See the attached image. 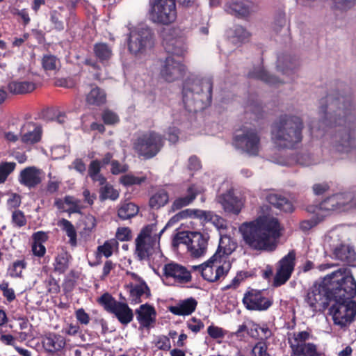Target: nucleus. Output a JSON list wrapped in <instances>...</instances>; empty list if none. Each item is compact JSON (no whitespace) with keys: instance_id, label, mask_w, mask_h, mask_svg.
Listing matches in <instances>:
<instances>
[{"instance_id":"79ce46f5","label":"nucleus","mask_w":356,"mask_h":356,"mask_svg":"<svg viewBox=\"0 0 356 356\" xmlns=\"http://www.w3.org/2000/svg\"><path fill=\"white\" fill-rule=\"evenodd\" d=\"M71 255L67 252L59 253L55 258L54 270L59 274L64 273L69 268Z\"/></svg>"},{"instance_id":"20e7f679","label":"nucleus","mask_w":356,"mask_h":356,"mask_svg":"<svg viewBox=\"0 0 356 356\" xmlns=\"http://www.w3.org/2000/svg\"><path fill=\"white\" fill-rule=\"evenodd\" d=\"M191 209L181 210L174 215L159 233L156 223L147 225L142 228L136 238V254L140 261L148 260L159 245L160 238L168 226H172L183 219L189 218Z\"/></svg>"},{"instance_id":"338daca9","label":"nucleus","mask_w":356,"mask_h":356,"mask_svg":"<svg viewBox=\"0 0 356 356\" xmlns=\"http://www.w3.org/2000/svg\"><path fill=\"white\" fill-rule=\"evenodd\" d=\"M250 37L249 32L242 26L236 25L234 29V38L238 42H244Z\"/></svg>"},{"instance_id":"c03bdc74","label":"nucleus","mask_w":356,"mask_h":356,"mask_svg":"<svg viewBox=\"0 0 356 356\" xmlns=\"http://www.w3.org/2000/svg\"><path fill=\"white\" fill-rule=\"evenodd\" d=\"M146 180L147 177L145 175L137 177L132 173H127L120 177L119 183L123 186L129 188L134 185L140 186L142 184L145 182Z\"/></svg>"},{"instance_id":"f3484780","label":"nucleus","mask_w":356,"mask_h":356,"mask_svg":"<svg viewBox=\"0 0 356 356\" xmlns=\"http://www.w3.org/2000/svg\"><path fill=\"white\" fill-rule=\"evenodd\" d=\"M163 271L166 278H172L179 284H186L191 280V272L185 266L174 261L165 264Z\"/></svg>"},{"instance_id":"4be33fe9","label":"nucleus","mask_w":356,"mask_h":356,"mask_svg":"<svg viewBox=\"0 0 356 356\" xmlns=\"http://www.w3.org/2000/svg\"><path fill=\"white\" fill-rule=\"evenodd\" d=\"M336 194L325 199L318 204H309L306 207L305 210L307 213L318 212L325 218L329 212L334 210H339Z\"/></svg>"},{"instance_id":"680f3d73","label":"nucleus","mask_w":356,"mask_h":356,"mask_svg":"<svg viewBox=\"0 0 356 356\" xmlns=\"http://www.w3.org/2000/svg\"><path fill=\"white\" fill-rule=\"evenodd\" d=\"M132 238V232L128 227H118L115 232V238L120 241H129Z\"/></svg>"},{"instance_id":"5701e85b","label":"nucleus","mask_w":356,"mask_h":356,"mask_svg":"<svg viewBox=\"0 0 356 356\" xmlns=\"http://www.w3.org/2000/svg\"><path fill=\"white\" fill-rule=\"evenodd\" d=\"M236 248V243L232 240L230 237H221L219 241L218 249L215 254L212 256L213 260H215V258H216L222 263L230 262L229 260V257L235 250Z\"/></svg>"},{"instance_id":"bb28decb","label":"nucleus","mask_w":356,"mask_h":356,"mask_svg":"<svg viewBox=\"0 0 356 356\" xmlns=\"http://www.w3.org/2000/svg\"><path fill=\"white\" fill-rule=\"evenodd\" d=\"M187 195L177 197L172 203L170 212H175L191 204L197 197L198 191L195 185H191L187 188Z\"/></svg>"},{"instance_id":"a18cd8bd","label":"nucleus","mask_w":356,"mask_h":356,"mask_svg":"<svg viewBox=\"0 0 356 356\" xmlns=\"http://www.w3.org/2000/svg\"><path fill=\"white\" fill-rule=\"evenodd\" d=\"M58 226L65 232L67 236L70 238V243L71 245L74 246L76 245V231L73 224L67 219L63 218L59 220Z\"/></svg>"},{"instance_id":"a211bd4d","label":"nucleus","mask_w":356,"mask_h":356,"mask_svg":"<svg viewBox=\"0 0 356 356\" xmlns=\"http://www.w3.org/2000/svg\"><path fill=\"white\" fill-rule=\"evenodd\" d=\"M42 170L35 166L26 167L20 172L18 180L24 186L35 188L42 182Z\"/></svg>"},{"instance_id":"473e14b6","label":"nucleus","mask_w":356,"mask_h":356,"mask_svg":"<svg viewBox=\"0 0 356 356\" xmlns=\"http://www.w3.org/2000/svg\"><path fill=\"white\" fill-rule=\"evenodd\" d=\"M292 353L295 356H321V353L314 343H306L302 344H290Z\"/></svg>"},{"instance_id":"ea45409f","label":"nucleus","mask_w":356,"mask_h":356,"mask_svg":"<svg viewBox=\"0 0 356 356\" xmlns=\"http://www.w3.org/2000/svg\"><path fill=\"white\" fill-rule=\"evenodd\" d=\"M106 93L99 87L92 88L86 96V102L90 105L100 106L105 104Z\"/></svg>"},{"instance_id":"c9c22d12","label":"nucleus","mask_w":356,"mask_h":356,"mask_svg":"<svg viewBox=\"0 0 356 356\" xmlns=\"http://www.w3.org/2000/svg\"><path fill=\"white\" fill-rule=\"evenodd\" d=\"M113 314L115 315V316L122 325H124L130 323L134 318L133 310L127 303L122 302L119 303V305Z\"/></svg>"},{"instance_id":"774afa93","label":"nucleus","mask_w":356,"mask_h":356,"mask_svg":"<svg viewBox=\"0 0 356 356\" xmlns=\"http://www.w3.org/2000/svg\"><path fill=\"white\" fill-rule=\"evenodd\" d=\"M334 8L337 10H346L352 8L356 3V0H332Z\"/></svg>"},{"instance_id":"9b49d317","label":"nucleus","mask_w":356,"mask_h":356,"mask_svg":"<svg viewBox=\"0 0 356 356\" xmlns=\"http://www.w3.org/2000/svg\"><path fill=\"white\" fill-rule=\"evenodd\" d=\"M231 266V262H223L222 264L216 258L213 260L211 257L201 265L193 266L192 268L199 271L204 280L209 282H214L220 278H224L229 271Z\"/></svg>"},{"instance_id":"2eb2a0df","label":"nucleus","mask_w":356,"mask_h":356,"mask_svg":"<svg viewBox=\"0 0 356 356\" xmlns=\"http://www.w3.org/2000/svg\"><path fill=\"white\" fill-rule=\"evenodd\" d=\"M43 134L42 127L38 122L28 121L24 122L19 131V138L25 145H33L40 143Z\"/></svg>"},{"instance_id":"13d9d810","label":"nucleus","mask_w":356,"mask_h":356,"mask_svg":"<svg viewBox=\"0 0 356 356\" xmlns=\"http://www.w3.org/2000/svg\"><path fill=\"white\" fill-rule=\"evenodd\" d=\"M65 204L70 206L69 209L66 210V212L69 213H79L81 212V207L79 204L81 201L78 199L74 198L71 195L65 196Z\"/></svg>"},{"instance_id":"0e129e2a","label":"nucleus","mask_w":356,"mask_h":356,"mask_svg":"<svg viewBox=\"0 0 356 356\" xmlns=\"http://www.w3.org/2000/svg\"><path fill=\"white\" fill-rule=\"evenodd\" d=\"M193 232H180L177 233L174 238V243L177 244H185L187 247H189L191 242V234Z\"/></svg>"},{"instance_id":"603ef678","label":"nucleus","mask_w":356,"mask_h":356,"mask_svg":"<svg viewBox=\"0 0 356 356\" xmlns=\"http://www.w3.org/2000/svg\"><path fill=\"white\" fill-rule=\"evenodd\" d=\"M104 186L99 189V197L102 200L110 199L111 200H115L119 197V193L115 190L113 186L105 184Z\"/></svg>"},{"instance_id":"8fccbe9b","label":"nucleus","mask_w":356,"mask_h":356,"mask_svg":"<svg viewBox=\"0 0 356 356\" xmlns=\"http://www.w3.org/2000/svg\"><path fill=\"white\" fill-rule=\"evenodd\" d=\"M309 213L313 215L312 218L309 220H302L300 223V228L304 232L311 229L324 219L323 216L318 212Z\"/></svg>"},{"instance_id":"de8ad7c7","label":"nucleus","mask_w":356,"mask_h":356,"mask_svg":"<svg viewBox=\"0 0 356 356\" xmlns=\"http://www.w3.org/2000/svg\"><path fill=\"white\" fill-rule=\"evenodd\" d=\"M229 13L238 17H246L249 15L250 8L243 2H232L229 6Z\"/></svg>"},{"instance_id":"4c0bfd02","label":"nucleus","mask_w":356,"mask_h":356,"mask_svg":"<svg viewBox=\"0 0 356 356\" xmlns=\"http://www.w3.org/2000/svg\"><path fill=\"white\" fill-rule=\"evenodd\" d=\"M101 171V162L96 159L92 160L88 166V176L94 182H99V185L102 186L106 183V177L100 173Z\"/></svg>"},{"instance_id":"e433bc0d","label":"nucleus","mask_w":356,"mask_h":356,"mask_svg":"<svg viewBox=\"0 0 356 356\" xmlns=\"http://www.w3.org/2000/svg\"><path fill=\"white\" fill-rule=\"evenodd\" d=\"M339 210L356 208V195L352 192L336 194Z\"/></svg>"},{"instance_id":"ddd939ff","label":"nucleus","mask_w":356,"mask_h":356,"mask_svg":"<svg viewBox=\"0 0 356 356\" xmlns=\"http://www.w3.org/2000/svg\"><path fill=\"white\" fill-rule=\"evenodd\" d=\"M245 308L250 311H266L270 308L273 300L264 296V290L248 288L243 298Z\"/></svg>"},{"instance_id":"9d476101","label":"nucleus","mask_w":356,"mask_h":356,"mask_svg":"<svg viewBox=\"0 0 356 356\" xmlns=\"http://www.w3.org/2000/svg\"><path fill=\"white\" fill-rule=\"evenodd\" d=\"M233 146L250 156L259 155L261 147V138L254 129H245L241 133L236 134L233 137Z\"/></svg>"},{"instance_id":"72a5a7b5","label":"nucleus","mask_w":356,"mask_h":356,"mask_svg":"<svg viewBox=\"0 0 356 356\" xmlns=\"http://www.w3.org/2000/svg\"><path fill=\"white\" fill-rule=\"evenodd\" d=\"M139 210V207L135 203L124 201L121 202L118 207V217L121 220H129L136 216Z\"/></svg>"},{"instance_id":"7ed1b4c3","label":"nucleus","mask_w":356,"mask_h":356,"mask_svg":"<svg viewBox=\"0 0 356 356\" xmlns=\"http://www.w3.org/2000/svg\"><path fill=\"white\" fill-rule=\"evenodd\" d=\"M281 230L279 220L269 215L259 216L253 220L243 222L239 227L245 243L257 251L275 250Z\"/></svg>"},{"instance_id":"c85d7f7f","label":"nucleus","mask_w":356,"mask_h":356,"mask_svg":"<svg viewBox=\"0 0 356 356\" xmlns=\"http://www.w3.org/2000/svg\"><path fill=\"white\" fill-rule=\"evenodd\" d=\"M197 301L191 297L180 301L179 304L169 307V311L177 316H188L196 309Z\"/></svg>"},{"instance_id":"f03ea898","label":"nucleus","mask_w":356,"mask_h":356,"mask_svg":"<svg viewBox=\"0 0 356 356\" xmlns=\"http://www.w3.org/2000/svg\"><path fill=\"white\" fill-rule=\"evenodd\" d=\"M319 113L322 115L321 123L325 127H341L339 131L340 140L337 149L348 152L352 148L353 138L350 134L354 117L351 115V96L328 95L321 99Z\"/></svg>"},{"instance_id":"3c124183","label":"nucleus","mask_w":356,"mask_h":356,"mask_svg":"<svg viewBox=\"0 0 356 356\" xmlns=\"http://www.w3.org/2000/svg\"><path fill=\"white\" fill-rule=\"evenodd\" d=\"M59 63L60 61L58 58L51 54H45L42 58V66L46 72L58 70Z\"/></svg>"},{"instance_id":"f8f14e48","label":"nucleus","mask_w":356,"mask_h":356,"mask_svg":"<svg viewBox=\"0 0 356 356\" xmlns=\"http://www.w3.org/2000/svg\"><path fill=\"white\" fill-rule=\"evenodd\" d=\"M153 45L154 34L149 27H138L131 31L128 42V49L131 53H142Z\"/></svg>"},{"instance_id":"7c9ffc66","label":"nucleus","mask_w":356,"mask_h":356,"mask_svg":"<svg viewBox=\"0 0 356 356\" xmlns=\"http://www.w3.org/2000/svg\"><path fill=\"white\" fill-rule=\"evenodd\" d=\"M336 259L341 261L344 265L351 266L356 260V253L349 245H340L334 251Z\"/></svg>"},{"instance_id":"69168bd1","label":"nucleus","mask_w":356,"mask_h":356,"mask_svg":"<svg viewBox=\"0 0 356 356\" xmlns=\"http://www.w3.org/2000/svg\"><path fill=\"white\" fill-rule=\"evenodd\" d=\"M204 327V323L195 317H192L187 322V327L193 332L197 334Z\"/></svg>"},{"instance_id":"c756f323","label":"nucleus","mask_w":356,"mask_h":356,"mask_svg":"<svg viewBox=\"0 0 356 356\" xmlns=\"http://www.w3.org/2000/svg\"><path fill=\"white\" fill-rule=\"evenodd\" d=\"M259 328L260 325L253 321H250L247 323H243L238 325L237 330L233 332V335L242 339L245 337V332H246L250 337L259 340L260 337Z\"/></svg>"},{"instance_id":"412c9836","label":"nucleus","mask_w":356,"mask_h":356,"mask_svg":"<svg viewBox=\"0 0 356 356\" xmlns=\"http://www.w3.org/2000/svg\"><path fill=\"white\" fill-rule=\"evenodd\" d=\"M135 314L140 327L149 328L156 322V309L149 304L141 305L135 310Z\"/></svg>"},{"instance_id":"dca6fc26","label":"nucleus","mask_w":356,"mask_h":356,"mask_svg":"<svg viewBox=\"0 0 356 356\" xmlns=\"http://www.w3.org/2000/svg\"><path fill=\"white\" fill-rule=\"evenodd\" d=\"M185 66L172 56H168L161 69V76L168 82H173L184 76Z\"/></svg>"},{"instance_id":"0eeeda50","label":"nucleus","mask_w":356,"mask_h":356,"mask_svg":"<svg viewBox=\"0 0 356 356\" xmlns=\"http://www.w3.org/2000/svg\"><path fill=\"white\" fill-rule=\"evenodd\" d=\"M166 138L155 130H148L138 135L132 148L139 158L149 160L156 156L165 144Z\"/></svg>"},{"instance_id":"f704fd0d","label":"nucleus","mask_w":356,"mask_h":356,"mask_svg":"<svg viewBox=\"0 0 356 356\" xmlns=\"http://www.w3.org/2000/svg\"><path fill=\"white\" fill-rule=\"evenodd\" d=\"M248 76L250 78L261 80L270 86H277L280 83H284L285 81H281L277 77L270 74L263 67L254 69L249 72Z\"/></svg>"},{"instance_id":"5fc2aeb1","label":"nucleus","mask_w":356,"mask_h":356,"mask_svg":"<svg viewBox=\"0 0 356 356\" xmlns=\"http://www.w3.org/2000/svg\"><path fill=\"white\" fill-rule=\"evenodd\" d=\"M189 218L200 219L202 223L211 222L213 218V212L201 209H191L189 212Z\"/></svg>"},{"instance_id":"052dcab7","label":"nucleus","mask_w":356,"mask_h":356,"mask_svg":"<svg viewBox=\"0 0 356 356\" xmlns=\"http://www.w3.org/2000/svg\"><path fill=\"white\" fill-rule=\"evenodd\" d=\"M102 119L106 125H113L120 121L118 115L109 109H106L102 112Z\"/></svg>"},{"instance_id":"2f4dec72","label":"nucleus","mask_w":356,"mask_h":356,"mask_svg":"<svg viewBox=\"0 0 356 356\" xmlns=\"http://www.w3.org/2000/svg\"><path fill=\"white\" fill-rule=\"evenodd\" d=\"M9 92L13 95H25L35 89V84L27 81H11L7 85Z\"/></svg>"},{"instance_id":"6e6d98bb","label":"nucleus","mask_w":356,"mask_h":356,"mask_svg":"<svg viewBox=\"0 0 356 356\" xmlns=\"http://www.w3.org/2000/svg\"><path fill=\"white\" fill-rule=\"evenodd\" d=\"M49 20L56 30L60 31L64 29L63 17L59 11L56 10L50 11Z\"/></svg>"},{"instance_id":"6e6552de","label":"nucleus","mask_w":356,"mask_h":356,"mask_svg":"<svg viewBox=\"0 0 356 356\" xmlns=\"http://www.w3.org/2000/svg\"><path fill=\"white\" fill-rule=\"evenodd\" d=\"M327 280L325 277L321 282H315L307 291L305 302L314 311H324L333 301Z\"/></svg>"},{"instance_id":"423d86ee","label":"nucleus","mask_w":356,"mask_h":356,"mask_svg":"<svg viewBox=\"0 0 356 356\" xmlns=\"http://www.w3.org/2000/svg\"><path fill=\"white\" fill-rule=\"evenodd\" d=\"M303 127V122L300 118L282 115L272 125V140L280 148L293 149L302 140Z\"/></svg>"},{"instance_id":"393cba45","label":"nucleus","mask_w":356,"mask_h":356,"mask_svg":"<svg viewBox=\"0 0 356 356\" xmlns=\"http://www.w3.org/2000/svg\"><path fill=\"white\" fill-rule=\"evenodd\" d=\"M266 200L280 211L291 213L295 210L293 202L282 195L268 193L266 196Z\"/></svg>"},{"instance_id":"b1692460","label":"nucleus","mask_w":356,"mask_h":356,"mask_svg":"<svg viewBox=\"0 0 356 356\" xmlns=\"http://www.w3.org/2000/svg\"><path fill=\"white\" fill-rule=\"evenodd\" d=\"M128 287H129V299L132 305L140 303L143 296L145 298L151 296L150 289L143 280L138 284H131Z\"/></svg>"},{"instance_id":"49530a36","label":"nucleus","mask_w":356,"mask_h":356,"mask_svg":"<svg viewBox=\"0 0 356 356\" xmlns=\"http://www.w3.org/2000/svg\"><path fill=\"white\" fill-rule=\"evenodd\" d=\"M118 241L115 238L106 241L103 245H99L97 249L98 255H103L106 258L112 256L114 249H118Z\"/></svg>"},{"instance_id":"37998d69","label":"nucleus","mask_w":356,"mask_h":356,"mask_svg":"<svg viewBox=\"0 0 356 356\" xmlns=\"http://www.w3.org/2000/svg\"><path fill=\"white\" fill-rule=\"evenodd\" d=\"M26 266L27 262L24 259L16 260L9 265L7 273L12 278H22L23 270H24Z\"/></svg>"},{"instance_id":"39448f33","label":"nucleus","mask_w":356,"mask_h":356,"mask_svg":"<svg viewBox=\"0 0 356 356\" xmlns=\"http://www.w3.org/2000/svg\"><path fill=\"white\" fill-rule=\"evenodd\" d=\"M213 81L211 79H186L183 83L182 99L185 108L197 113L209 106L212 101Z\"/></svg>"},{"instance_id":"4468645a","label":"nucleus","mask_w":356,"mask_h":356,"mask_svg":"<svg viewBox=\"0 0 356 356\" xmlns=\"http://www.w3.org/2000/svg\"><path fill=\"white\" fill-rule=\"evenodd\" d=\"M296 256L295 250H292L279 261L273 283L275 287L284 284L290 279L296 265Z\"/></svg>"},{"instance_id":"a19ab883","label":"nucleus","mask_w":356,"mask_h":356,"mask_svg":"<svg viewBox=\"0 0 356 356\" xmlns=\"http://www.w3.org/2000/svg\"><path fill=\"white\" fill-rule=\"evenodd\" d=\"M97 302L104 307L105 311L113 314L121 302L116 300L111 294L106 292L97 299Z\"/></svg>"},{"instance_id":"6ab92c4d","label":"nucleus","mask_w":356,"mask_h":356,"mask_svg":"<svg viewBox=\"0 0 356 356\" xmlns=\"http://www.w3.org/2000/svg\"><path fill=\"white\" fill-rule=\"evenodd\" d=\"M41 343L45 352L51 355L61 351L66 344L65 337L54 332L42 336Z\"/></svg>"},{"instance_id":"e2e57ef3","label":"nucleus","mask_w":356,"mask_h":356,"mask_svg":"<svg viewBox=\"0 0 356 356\" xmlns=\"http://www.w3.org/2000/svg\"><path fill=\"white\" fill-rule=\"evenodd\" d=\"M0 290L2 291L3 296L8 302H12L15 299L14 289L9 288V283L8 282L3 281L0 284Z\"/></svg>"},{"instance_id":"aec40b11","label":"nucleus","mask_w":356,"mask_h":356,"mask_svg":"<svg viewBox=\"0 0 356 356\" xmlns=\"http://www.w3.org/2000/svg\"><path fill=\"white\" fill-rule=\"evenodd\" d=\"M218 202L221 204L224 211L229 213L238 215L242 209L243 204L232 191H228L218 196Z\"/></svg>"},{"instance_id":"a878e982","label":"nucleus","mask_w":356,"mask_h":356,"mask_svg":"<svg viewBox=\"0 0 356 356\" xmlns=\"http://www.w3.org/2000/svg\"><path fill=\"white\" fill-rule=\"evenodd\" d=\"M191 237L188 250L194 257L202 256L206 252L207 248V238L200 232H193Z\"/></svg>"},{"instance_id":"1a4fd4ad","label":"nucleus","mask_w":356,"mask_h":356,"mask_svg":"<svg viewBox=\"0 0 356 356\" xmlns=\"http://www.w3.org/2000/svg\"><path fill=\"white\" fill-rule=\"evenodd\" d=\"M150 7V18L154 23L170 25L176 21L177 11L175 0H154Z\"/></svg>"},{"instance_id":"09e8293b","label":"nucleus","mask_w":356,"mask_h":356,"mask_svg":"<svg viewBox=\"0 0 356 356\" xmlns=\"http://www.w3.org/2000/svg\"><path fill=\"white\" fill-rule=\"evenodd\" d=\"M164 48L167 53L172 56H177L179 57L183 56L184 54V49L181 46L179 42L175 39H172L170 41L165 42L163 43Z\"/></svg>"},{"instance_id":"4d7b16f0","label":"nucleus","mask_w":356,"mask_h":356,"mask_svg":"<svg viewBox=\"0 0 356 356\" xmlns=\"http://www.w3.org/2000/svg\"><path fill=\"white\" fill-rule=\"evenodd\" d=\"M250 356H271L266 342L258 341L252 347Z\"/></svg>"},{"instance_id":"bf43d9fd","label":"nucleus","mask_w":356,"mask_h":356,"mask_svg":"<svg viewBox=\"0 0 356 356\" xmlns=\"http://www.w3.org/2000/svg\"><path fill=\"white\" fill-rule=\"evenodd\" d=\"M11 222L18 228L25 226L27 220L24 212L19 209L15 210L12 213Z\"/></svg>"},{"instance_id":"864d4df0","label":"nucleus","mask_w":356,"mask_h":356,"mask_svg":"<svg viewBox=\"0 0 356 356\" xmlns=\"http://www.w3.org/2000/svg\"><path fill=\"white\" fill-rule=\"evenodd\" d=\"M16 163L3 161L0 163V184H4L8 176L15 170Z\"/></svg>"},{"instance_id":"cd10ccee","label":"nucleus","mask_w":356,"mask_h":356,"mask_svg":"<svg viewBox=\"0 0 356 356\" xmlns=\"http://www.w3.org/2000/svg\"><path fill=\"white\" fill-rule=\"evenodd\" d=\"M93 53L97 60L104 66H108L113 57L112 47L106 42H97L93 46Z\"/></svg>"},{"instance_id":"58836bf2","label":"nucleus","mask_w":356,"mask_h":356,"mask_svg":"<svg viewBox=\"0 0 356 356\" xmlns=\"http://www.w3.org/2000/svg\"><path fill=\"white\" fill-rule=\"evenodd\" d=\"M168 201V193L164 189H161L151 196L149 200V206L153 209H159L164 207Z\"/></svg>"},{"instance_id":"f257e3e1","label":"nucleus","mask_w":356,"mask_h":356,"mask_svg":"<svg viewBox=\"0 0 356 356\" xmlns=\"http://www.w3.org/2000/svg\"><path fill=\"white\" fill-rule=\"evenodd\" d=\"M334 302L329 311L334 324L345 327L356 317V281L348 268H340L325 276Z\"/></svg>"}]
</instances>
